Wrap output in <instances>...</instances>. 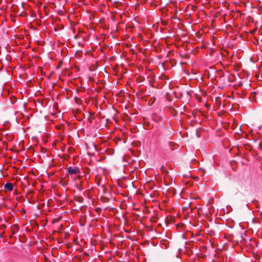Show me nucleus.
Segmentation results:
<instances>
[{"instance_id": "obj_2", "label": "nucleus", "mask_w": 262, "mask_h": 262, "mask_svg": "<svg viewBox=\"0 0 262 262\" xmlns=\"http://www.w3.org/2000/svg\"><path fill=\"white\" fill-rule=\"evenodd\" d=\"M4 188L7 191H12L14 188L13 185L11 183H7L4 186Z\"/></svg>"}, {"instance_id": "obj_1", "label": "nucleus", "mask_w": 262, "mask_h": 262, "mask_svg": "<svg viewBox=\"0 0 262 262\" xmlns=\"http://www.w3.org/2000/svg\"><path fill=\"white\" fill-rule=\"evenodd\" d=\"M68 171L70 174H74L79 173L80 172V170L79 168L77 166H70L68 168Z\"/></svg>"}, {"instance_id": "obj_3", "label": "nucleus", "mask_w": 262, "mask_h": 262, "mask_svg": "<svg viewBox=\"0 0 262 262\" xmlns=\"http://www.w3.org/2000/svg\"><path fill=\"white\" fill-rule=\"evenodd\" d=\"M169 145H171V144H172V143H171V142H169Z\"/></svg>"}]
</instances>
